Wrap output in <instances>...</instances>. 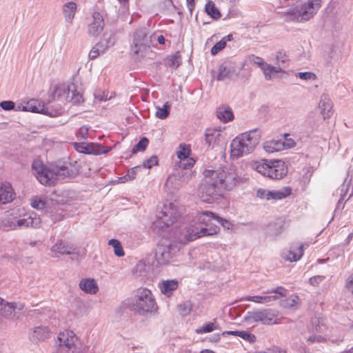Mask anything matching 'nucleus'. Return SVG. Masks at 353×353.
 Masks as SVG:
<instances>
[{"instance_id":"nucleus-56","label":"nucleus","mask_w":353,"mask_h":353,"mask_svg":"<svg viewBox=\"0 0 353 353\" xmlns=\"http://www.w3.org/2000/svg\"><path fill=\"white\" fill-rule=\"evenodd\" d=\"M226 45L223 40H220L217 43H216L210 50V52L212 55H216L220 51L225 48Z\"/></svg>"},{"instance_id":"nucleus-23","label":"nucleus","mask_w":353,"mask_h":353,"mask_svg":"<svg viewBox=\"0 0 353 353\" xmlns=\"http://www.w3.org/2000/svg\"><path fill=\"white\" fill-rule=\"evenodd\" d=\"M79 288L86 294H94L98 290V285L94 279H82L79 283Z\"/></svg>"},{"instance_id":"nucleus-59","label":"nucleus","mask_w":353,"mask_h":353,"mask_svg":"<svg viewBox=\"0 0 353 353\" xmlns=\"http://www.w3.org/2000/svg\"><path fill=\"white\" fill-rule=\"evenodd\" d=\"M239 337L241 339L246 340L249 341L250 343H252L256 341V336L254 334L250 333L248 331H241Z\"/></svg>"},{"instance_id":"nucleus-21","label":"nucleus","mask_w":353,"mask_h":353,"mask_svg":"<svg viewBox=\"0 0 353 353\" xmlns=\"http://www.w3.org/2000/svg\"><path fill=\"white\" fill-rule=\"evenodd\" d=\"M25 108H23L27 112H31L34 113H40L43 114H48V111L45 108L43 102L40 101L38 99H31L28 101H24Z\"/></svg>"},{"instance_id":"nucleus-62","label":"nucleus","mask_w":353,"mask_h":353,"mask_svg":"<svg viewBox=\"0 0 353 353\" xmlns=\"http://www.w3.org/2000/svg\"><path fill=\"white\" fill-rule=\"evenodd\" d=\"M249 59H250V61L251 63H252L253 64H256V65H259L261 70H262V68H263L265 67V65L267 63H265V61H263V59L262 58L254 56V55L250 56L249 57Z\"/></svg>"},{"instance_id":"nucleus-3","label":"nucleus","mask_w":353,"mask_h":353,"mask_svg":"<svg viewBox=\"0 0 353 353\" xmlns=\"http://www.w3.org/2000/svg\"><path fill=\"white\" fill-rule=\"evenodd\" d=\"M322 0H308L285 12L287 21L303 23L309 21L318 12Z\"/></svg>"},{"instance_id":"nucleus-27","label":"nucleus","mask_w":353,"mask_h":353,"mask_svg":"<svg viewBox=\"0 0 353 353\" xmlns=\"http://www.w3.org/2000/svg\"><path fill=\"white\" fill-rule=\"evenodd\" d=\"M0 315L6 319H13L15 316L16 307L11 303L0 299Z\"/></svg>"},{"instance_id":"nucleus-51","label":"nucleus","mask_w":353,"mask_h":353,"mask_svg":"<svg viewBox=\"0 0 353 353\" xmlns=\"http://www.w3.org/2000/svg\"><path fill=\"white\" fill-rule=\"evenodd\" d=\"M296 304V299L293 298H285L279 301L280 306L283 308H294Z\"/></svg>"},{"instance_id":"nucleus-14","label":"nucleus","mask_w":353,"mask_h":353,"mask_svg":"<svg viewBox=\"0 0 353 353\" xmlns=\"http://www.w3.org/2000/svg\"><path fill=\"white\" fill-rule=\"evenodd\" d=\"M72 145L77 152L85 154L100 155L101 154L105 153L108 151V149L101 150L100 148H100L101 145L99 144H94L92 143H88L85 142H74L72 143Z\"/></svg>"},{"instance_id":"nucleus-48","label":"nucleus","mask_w":353,"mask_h":353,"mask_svg":"<svg viewBox=\"0 0 353 353\" xmlns=\"http://www.w3.org/2000/svg\"><path fill=\"white\" fill-rule=\"evenodd\" d=\"M46 205V201L42 198L35 196L31 199V206L34 209L43 210Z\"/></svg>"},{"instance_id":"nucleus-33","label":"nucleus","mask_w":353,"mask_h":353,"mask_svg":"<svg viewBox=\"0 0 353 353\" xmlns=\"http://www.w3.org/2000/svg\"><path fill=\"white\" fill-rule=\"evenodd\" d=\"M283 146H284V143L281 141L272 140L264 143L263 149L268 153H273L280 151Z\"/></svg>"},{"instance_id":"nucleus-54","label":"nucleus","mask_w":353,"mask_h":353,"mask_svg":"<svg viewBox=\"0 0 353 353\" xmlns=\"http://www.w3.org/2000/svg\"><path fill=\"white\" fill-rule=\"evenodd\" d=\"M179 310L183 316L188 315L192 310V303L190 301H187L181 303L179 305Z\"/></svg>"},{"instance_id":"nucleus-61","label":"nucleus","mask_w":353,"mask_h":353,"mask_svg":"<svg viewBox=\"0 0 353 353\" xmlns=\"http://www.w3.org/2000/svg\"><path fill=\"white\" fill-rule=\"evenodd\" d=\"M0 107L6 111H10L15 109V103L12 101H2L0 102Z\"/></svg>"},{"instance_id":"nucleus-44","label":"nucleus","mask_w":353,"mask_h":353,"mask_svg":"<svg viewBox=\"0 0 353 353\" xmlns=\"http://www.w3.org/2000/svg\"><path fill=\"white\" fill-rule=\"evenodd\" d=\"M140 166H136L128 170L127 174L124 176H120L118 179V182L120 183H124L127 181H131L135 179L137 173V170L140 169Z\"/></svg>"},{"instance_id":"nucleus-4","label":"nucleus","mask_w":353,"mask_h":353,"mask_svg":"<svg viewBox=\"0 0 353 353\" xmlns=\"http://www.w3.org/2000/svg\"><path fill=\"white\" fill-rule=\"evenodd\" d=\"M1 222V225L6 230L28 228H37L40 227L41 223L40 217L34 212L23 215L9 214L3 218Z\"/></svg>"},{"instance_id":"nucleus-53","label":"nucleus","mask_w":353,"mask_h":353,"mask_svg":"<svg viewBox=\"0 0 353 353\" xmlns=\"http://www.w3.org/2000/svg\"><path fill=\"white\" fill-rule=\"evenodd\" d=\"M77 9V6L75 2H68V23L71 22L72 19L75 15Z\"/></svg>"},{"instance_id":"nucleus-20","label":"nucleus","mask_w":353,"mask_h":353,"mask_svg":"<svg viewBox=\"0 0 353 353\" xmlns=\"http://www.w3.org/2000/svg\"><path fill=\"white\" fill-rule=\"evenodd\" d=\"M82 343L76 334L68 330V353H83Z\"/></svg>"},{"instance_id":"nucleus-2","label":"nucleus","mask_w":353,"mask_h":353,"mask_svg":"<svg viewBox=\"0 0 353 353\" xmlns=\"http://www.w3.org/2000/svg\"><path fill=\"white\" fill-rule=\"evenodd\" d=\"M259 139L260 134L256 129L236 137L230 143L231 156L239 158L251 153L258 145Z\"/></svg>"},{"instance_id":"nucleus-42","label":"nucleus","mask_w":353,"mask_h":353,"mask_svg":"<svg viewBox=\"0 0 353 353\" xmlns=\"http://www.w3.org/2000/svg\"><path fill=\"white\" fill-rule=\"evenodd\" d=\"M219 326L216 324V319L213 322H208L203 324L201 327L196 330V333L198 334H203L205 333H210L214 330H218Z\"/></svg>"},{"instance_id":"nucleus-12","label":"nucleus","mask_w":353,"mask_h":353,"mask_svg":"<svg viewBox=\"0 0 353 353\" xmlns=\"http://www.w3.org/2000/svg\"><path fill=\"white\" fill-rule=\"evenodd\" d=\"M174 205L170 203V207L166 205L159 212L157 218L160 224L162 223L163 226L169 227L172 225L177 219L176 210L172 208Z\"/></svg>"},{"instance_id":"nucleus-58","label":"nucleus","mask_w":353,"mask_h":353,"mask_svg":"<svg viewBox=\"0 0 353 353\" xmlns=\"http://www.w3.org/2000/svg\"><path fill=\"white\" fill-rule=\"evenodd\" d=\"M286 290L283 286H278L275 288H272L270 290H268L266 292H265V294H270V293H274L275 295H277L279 296H285Z\"/></svg>"},{"instance_id":"nucleus-43","label":"nucleus","mask_w":353,"mask_h":353,"mask_svg":"<svg viewBox=\"0 0 353 353\" xmlns=\"http://www.w3.org/2000/svg\"><path fill=\"white\" fill-rule=\"evenodd\" d=\"M108 245L114 248V253L116 256L121 257L125 254L124 250L121 242L116 239H111L108 241Z\"/></svg>"},{"instance_id":"nucleus-16","label":"nucleus","mask_w":353,"mask_h":353,"mask_svg":"<svg viewBox=\"0 0 353 353\" xmlns=\"http://www.w3.org/2000/svg\"><path fill=\"white\" fill-rule=\"evenodd\" d=\"M52 331L46 325L35 327L29 334V339L32 343L44 341L50 338Z\"/></svg>"},{"instance_id":"nucleus-22","label":"nucleus","mask_w":353,"mask_h":353,"mask_svg":"<svg viewBox=\"0 0 353 353\" xmlns=\"http://www.w3.org/2000/svg\"><path fill=\"white\" fill-rule=\"evenodd\" d=\"M292 194V188L290 186H285L279 190H273L268 191L267 201H277L287 198Z\"/></svg>"},{"instance_id":"nucleus-28","label":"nucleus","mask_w":353,"mask_h":353,"mask_svg":"<svg viewBox=\"0 0 353 353\" xmlns=\"http://www.w3.org/2000/svg\"><path fill=\"white\" fill-rule=\"evenodd\" d=\"M279 299L277 295H265V296H247L241 299V301H252L256 303L265 304L272 302Z\"/></svg>"},{"instance_id":"nucleus-26","label":"nucleus","mask_w":353,"mask_h":353,"mask_svg":"<svg viewBox=\"0 0 353 353\" xmlns=\"http://www.w3.org/2000/svg\"><path fill=\"white\" fill-rule=\"evenodd\" d=\"M14 193L12 186L8 185H0V204H6L13 200Z\"/></svg>"},{"instance_id":"nucleus-49","label":"nucleus","mask_w":353,"mask_h":353,"mask_svg":"<svg viewBox=\"0 0 353 353\" xmlns=\"http://www.w3.org/2000/svg\"><path fill=\"white\" fill-rule=\"evenodd\" d=\"M347 190H348L347 185L345 186V184H343L342 185L341 188L340 189V191H341V192H340L341 198H340V199L337 202L336 207V209H335V212H336L338 210H342L344 208L343 201H344V197L345 196Z\"/></svg>"},{"instance_id":"nucleus-50","label":"nucleus","mask_w":353,"mask_h":353,"mask_svg":"<svg viewBox=\"0 0 353 353\" xmlns=\"http://www.w3.org/2000/svg\"><path fill=\"white\" fill-rule=\"evenodd\" d=\"M67 254L72 260H77L79 256H83L84 254L83 252H81L80 249L69 246L68 245Z\"/></svg>"},{"instance_id":"nucleus-8","label":"nucleus","mask_w":353,"mask_h":353,"mask_svg":"<svg viewBox=\"0 0 353 353\" xmlns=\"http://www.w3.org/2000/svg\"><path fill=\"white\" fill-rule=\"evenodd\" d=\"M199 196L203 202L213 203L220 200L223 196L221 185L216 179L204 176V179L199 189Z\"/></svg>"},{"instance_id":"nucleus-6","label":"nucleus","mask_w":353,"mask_h":353,"mask_svg":"<svg viewBox=\"0 0 353 353\" xmlns=\"http://www.w3.org/2000/svg\"><path fill=\"white\" fill-rule=\"evenodd\" d=\"M132 306L134 312L141 315L151 314L157 310L152 291L148 288H141L137 290Z\"/></svg>"},{"instance_id":"nucleus-24","label":"nucleus","mask_w":353,"mask_h":353,"mask_svg":"<svg viewBox=\"0 0 353 353\" xmlns=\"http://www.w3.org/2000/svg\"><path fill=\"white\" fill-rule=\"evenodd\" d=\"M161 292L170 297L172 296L173 291L176 290L179 287V282L176 279L163 281L159 285Z\"/></svg>"},{"instance_id":"nucleus-7","label":"nucleus","mask_w":353,"mask_h":353,"mask_svg":"<svg viewBox=\"0 0 353 353\" xmlns=\"http://www.w3.org/2000/svg\"><path fill=\"white\" fill-rule=\"evenodd\" d=\"M202 215V212L198 216V221L200 223H203L205 226L201 227H188L183 230L181 232V241L183 243H188L190 241H193L196 239L203 236H212L217 234L219 232V227L216 225H212L210 223V221H208V217L205 216V221H201L199 220L200 216Z\"/></svg>"},{"instance_id":"nucleus-45","label":"nucleus","mask_w":353,"mask_h":353,"mask_svg":"<svg viewBox=\"0 0 353 353\" xmlns=\"http://www.w3.org/2000/svg\"><path fill=\"white\" fill-rule=\"evenodd\" d=\"M181 55L179 52L169 57L166 59V65L170 68H176L181 65Z\"/></svg>"},{"instance_id":"nucleus-19","label":"nucleus","mask_w":353,"mask_h":353,"mask_svg":"<svg viewBox=\"0 0 353 353\" xmlns=\"http://www.w3.org/2000/svg\"><path fill=\"white\" fill-rule=\"evenodd\" d=\"M205 216L208 217V221H216L225 230H229L232 229L233 225L229 220L219 216L217 214L214 212L210 211H203L202 212V215L200 216L199 220L201 221H205Z\"/></svg>"},{"instance_id":"nucleus-17","label":"nucleus","mask_w":353,"mask_h":353,"mask_svg":"<svg viewBox=\"0 0 353 353\" xmlns=\"http://www.w3.org/2000/svg\"><path fill=\"white\" fill-rule=\"evenodd\" d=\"M284 230V221L281 219H276L270 222L265 228V233L267 236L275 238L283 232Z\"/></svg>"},{"instance_id":"nucleus-1","label":"nucleus","mask_w":353,"mask_h":353,"mask_svg":"<svg viewBox=\"0 0 353 353\" xmlns=\"http://www.w3.org/2000/svg\"><path fill=\"white\" fill-rule=\"evenodd\" d=\"M32 170L37 180L46 186L53 185L57 181L64 179L66 166L46 165L40 159H34Z\"/></svg>"},{"instance_id":"nucleus-30","label":"nucleus","mask_w":353,"mask_h":353,"mask_svg":"<svg viewBox=\"0 0 353 353\" xmlns=\"http://www.w3.org/2000/svg\"><path fill=\"white\" fill-rule=\"evenodd\" d=\"M53 353H66V336L64 332H59L54 341Z\"/></svg>"},{"instance_id":"nucleus-47","label":"nucleus","mask_w":353,"mask_h":353,"mask_svg":"<svg viewBox=\"0 0 353 353\" xmlns=\"http://www.w3.org/2000/svg\"><path fill=\"white\" fill-rule=\"evenodd\" d=\"M270 164V161H269L268 160H263L262 163H260L256 165V170L264 176L268 177Z\"/></svg>"},{"instance_id":"nucleus-15","label":"nucleus","mask_w":353,"mask_h":353,"mask_svg":"<svg viewBox=\"0 0 353 353\" xmlns=\"http://www.w3.org/2000/svg\"><path fill=\"white\" fill-rule=\"evenodd\" d=\"M178 251L176 246L170 243L168 246L159 248L156 252V257L159 263L166 264Z\"/></svg>"},{"instance_id":"nucleus-35","label":"nucleus","mask_w":353,"mask_h":353,"mask_svg":"<svg viewBox=\"0 0 353 353\" xmlns=\"http://www.w3.org/2000/svg\"><path fill=\"white\" fill-rule=\"evenodd\" d=\"M205 12L214 20H217L221 17V12L215 6V3L211 0H209L206 3L205 6Z\"/></svg>"},{"instance_id":"nucleus-39","label":"nucleus","mask_w":353,"mask_h":353,"mask_svg":"<svg viewBox=\"0 0 353 353\" xmlns=\"http://www.w3.org/2000/svg\"><path fill=\"white\" fill-rule=\"evenodd\" d=\"M234 70L228 67L225 63L221 64L219 68V72L216 77L218 81H223L225 79L230 78Z\"/></svg>"},{"instance_id":"nucleus-57","label":"nucleus","mask_w":353,"mask_h":353,"mask_svg":"<svg viewBox=\"0 0 353 353\" xmlns=\"http://www.w3.org/2000/svg\"><path fill=\"white\" fill-rule=\"evenodd\" d=\"M158 162H159L158 157L157 156H152L150 158L146 159L143 163V167L148 168V169H150L154 165H157L158 164Z\"/></svg>"},{"instance_id":"nucleus-31","label":"nucleus","mask_w":353,"mask_h":353,"mask_svg":"<svg viewBox=\"0 0 353 353\" xmlns=\"http://www.w3.org/2000/svg\"><path fill=\"white\" fill-rule=\"evenodd\" d=\"M216 117L223 123H227L234 119V114L228 106H221L216 110Z\"/></svg>"},{"instance_id":"nucleus-37","label":"nucleus","mask_w":353,"mask_h":353,"mask_svg":"<svg viewBox=\"0 0 353 353\" xmlns=\"http://www.w3.org/2000/svg\"><path fill=\"white\" fill-rule=\"evenodd\" d=\"M52 256L59 257L60 255L66 254L65 242L62 239H57L54 245L51 248Z\"/></svg>"},{"instance_id":"nucleus-41","label":"nucleus","mask_w":353,"mask_h":353,"mask_svg":"<svg viewBox=\"0 0 353 353\" xmlns=\"http://www.w3.org/2000/svg\"><path fill=\"white\" fill-rule=\"evenodd\" d=\"M262 70L266 80H270L274 74L283 71L281 68L274 67L268 63H266Z\"/></svg>"},{"instance_id":"nucleus-29","label":"nucleus","mask_w":353,"mask_h":353,"mask_svg":"<svg viewBox=\"0 0 353 353\" xmlns=\"http://www.w3.org/2000/svg\"><path fill=\"white\" fill-rule=\"evenodd\" d=\"M109 47V42L105 40H101L92 47L89 53L90 59H95L100 54H103Z\"/></svg>"},{"instance_id":"nucleus-18","label":"nucleus","mask_w":353,"mask_h":353,"mask_svg":"<svg viewBox=\"0 0 353 353\" xmlns=\"http://www.w3.org/2000/svg\"><path fill=\"white\" fill-rule=\"evenodd\" d=\"M93 21L88 26V32L93 37L98 36L104 28V20L101 13L94 12L92 14Z\"/></svg>"},{"instance_id":"nucleus-13","label":"nucleus","mask_w":353,"mask_h":353,"mask_svg":"<svg viewBox=\"0 0 353 353\" xmlns=\"http://www.w3.org/2000/svg\"><path fill=\"white\" fill-rule=\"evenodd\" d=\"M288 173L285 163L281 160L270 161L268 177L272 179H283Z\"/></svg>"},{"instance_id":"nucleus-25","label":"nucleus","mask_w":353,"mask_h":353,"mask_svg":"<svg viewBox=\"0 0 353 353\" xmlns=\"http://www.w3.org/2000/svg\"><path fill=\"white\" fill-rule=\"evenodd\" d=\"M133 37V44L138 48L134 52L138 54L140 47L146 46L148 43L147 33L144 29H138L134 32Z\"/></svg>"},{"instance_id":"nucleus-10","label":"nucleus","mask_w":353,"mask_h":353,"mask_svg":"<svg viewBox=\"0 0 353 353\" xmlns=\"http://www.w3.org/2000/svg\"><path fill=\"white\" fill-rule=\"evenodd\" d=\"M72 82L68 84V99L70 98V102L73 105H81L84 103V99L83 97V90L81 84L77 85L74 81V77L72 78Z\"/></svg>"},{"instance_id":"nucleus-38","label":"nucleus","mask_w":353,"mask_h":353,"mask_svg":"<svg viewBox=\"0 0 353 353\" xmlns=\"http://www.w3.org/2000/svg\"><path fill=\"white\" fill-rule=\"evenodd\" d=\"M191 153V148L189 144L181 143L179 145V150L176 152L177 158L179 161H181V163L183 161L187 158L190 157V154Z\"/></svg>"},{"instance_id":"nucleus-60","label":"nucleus","mask_w":353,"mask_h":353,"mask_svg":"<svg viewBox=\"0 0 353 353\" xmlns=\"http://www.w3.org/2000/svg\"><path fill=\"white\" fill-rule=\"evenodd\" d=\"M276 59L278 63L283 64L287 63L288 61V57L286 54V52L284 50L278 51L276 55Z\"/></svg>"},{"instance_id":"nucleus-52","label":"nucleus","mask_w":353,"mask_h":353,"mask_svg":"<svg viewBox=\"0 0 353 353\" xmlns=\"http://www.w3.org/2000/svg\"><path fill=\"white\" fill-rule=\"evenodd\" d=\"M79 172V166L77 165V162L74 165L71 163H68V179H73L78 175Z\"/></svg>"},{"instance_id":"nucleus-34","label":"nucleus","mask_w":353,"mask_h":353,"mask_svg":"<svg viewBox=\"0 0 353 353\" xmlns=\"http://www.w3.org/2000/svg\"><path fill=\"white\" fill-rule=\"evenodd\" d=\"M319 106L324 118H328L330 117L332 105L330 99H327L325 95L321 96Z\"/></svg>"},{"instance_id":"nucleus-64","label":"nucleus","mask_w":353,"mask_h":353,"mask_svg":"<svg viewBox=\"0 0 353 353\" xmlns=\"http://www.w3.org/2000/svg\"><path fill=\"white\" fill-rule=\"evenodd\" d=\"M325 279V276L316 275L311 277L309 280L310 283L313 286H318L321 282Z\"/></svg>"},{"instance_id":"nucleus-40","label":"nucleus","mask_w":353,"mask_h":353,"mask_svg":"<svg viewBox=\"0 0 353 353\" xmlns=\"http://www.w3.org/2000/svg\"><path fill=\"white\" fill-rule=\"evenodd\" d=\"M170 109L171 104L168 101L165 102L162 107L157 106L155 113L156 117L160 119H166L170 113Z\"/></svg>"},{"instance_id":"nucleus-5","label":"nucleus","mask_w":353,"mask_h":353,"mask_svg":"<svg viewBox=\"0 0 353 353\" xmlns=\"http://www.w3.org/2000/svg\"><path fill=\"white\" fill-rule=\"evenodd\" d=\"M203 176L216 179L223 190H232L236 186L245 183L248 178L239 176L235 172H225L223 170H205Z\"/></svg>"},{"instance_id":"nucleus-11","label":"nucleus","mask_w":353,"mask_h":353,"mask_svg":"<svg viewBox=\"0 0 353 353\" xmlns=\"http://www.w3.org/2000/svg\"><path fill=\"white\" fill-rule=\"evenodd\" d=\"M304 254V247L302 243H293L287 250L281 253V257L288 262H296L299 261Z\"/></svg>"},{"instance_id":"nucleus-32","label":"nucleus","mask_w":353,"mask_h":353,"mask_svg":"<svg viewBox=\"0 0 353 353\" xmlns=\"http://www.w3.org/2000/svg\"><path fill=\"white\" fill-rule=\"evenodd\" d=\"M220 132L215 129H207L205 132V140L209 147L214 148L218 143Z\"/></svg>"},{"instance_id":"nucleus-63","label":"nucleus","mask_w":353,"mask_h":353,"mask_svg":"<svg viewBox=\"0 0 353 353\" xmlns=\"http://www.w3.org/2000/svg\"><path fill=\"white\" fill-rule=\"evenodd\" d=\"M296 77H299L303 80L315 79L316 76L312 72H300L297 73Z\"/></svg>"},{"instance_id":"nucleus-55","label":"nucleus","mask_w":353,"mask_h":353,"mask_svg":"<svg viewBox=\"0 0 353 353\" xmlns=\"http://www.w3.org/2000/svg\"><path fill=\"white\" fill-rule=\"evenodd\" d=\"M194 163V159L192 157H188L187 158V159L183 161V163H181V161H179V163H177V165L179 168H181L183 170H188L193 167Z\"/></svg>"},{"instance_id":"nucleus-46","label":"nucleus","mask_w":353,"mask_h":353,"mask_svg":"<svg viewBox=\"0 0 353 353\" xmlns=\"http://www.w3.org/2000/svg\"><path fill=\"white\" fill-rule=\"evenodd\" d=\"M149 143V140L147 137H143L134 145L132 149V154H137L139 152L144 151Z\"/></svg>"},{"instance_id":"nucleus-36","label":"nucleus","mask_w":353,"mask_h":353,"mask_svg":"<svg viewBox=\"0 0 353 353\" xmlns=\"http://www.w3.org/2000/svg\"><path fill=\"white\" fill-rule=\"evenodd\" d=\"M66 93V85L65 83L57 84L50 92V97L52 101L59 100Z\"/></svg>"},{"instance_id":"nucleus-9","label":"nucleus","mask_w":353,"mask_h":353,"mask_svg":"<svg viewBox=\"0 0 353 353\" xmlns=\"http://www.w3.org/2000/svg\"><path fill=\"white\" fill-rule=\"evenodd\" d=\"M279 312L273 308H263L248 311L243 317L247 323H261L263 325H276L280 323Z\"/></svg>"}]
</instances>
